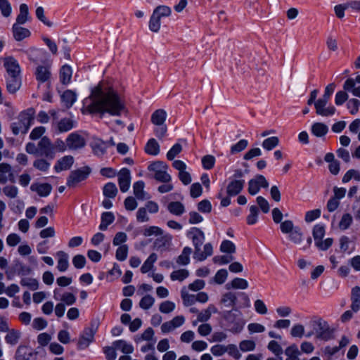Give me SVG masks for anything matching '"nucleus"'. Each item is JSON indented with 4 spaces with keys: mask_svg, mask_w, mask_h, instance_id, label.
<instances>
[{
    "mask_svg": "<svg viewBox=\"0 0 360 360\" xmlns=\"http://www.w3.org/2000/svg\"><path fill=\"white\" fill-rule=\"evenodd\" d=\"M163 231L158 226H151L144 229L143 235L146 237L151 236H162Z\"/></svg>",
    "mask_w": 360,
    "mask_h": 360,
    "instance_id": "58",
    "label": "nucleus"
},
{
    "mask_svg": "<svg viewBox=\"0 0 360 360\" xmlns=\"http://www.w3.org/2000/svg\"><path fill=\"white\" fill-rule=\"evenodd\" d=\"M187 236L193 241L195 247L194 252L199 251L205 240V234L202 231L197 227H193L188 231Z\"/></svg>",
    "mask_w": 360,
    "mask_h": 360,
    "instance_id": "11",
    "label": "nucleus"
},
{
    "mask_svg": "<svg viewBox=\"0 0 360 360\" xmlns=\"http://www.w3.org/2000/svg\"><path fill=\"white\" fill-rule=\"evenodd\" d=\"M185 322V318L183 316H176L171 321L165 322L161 326V330L163 333H167L176 328L181 326Z\"/></svg>",
    "mask_w": 360,
    "mask_h": 360,
    "instance_id": "15",
    "label": "nucleus"
},
{
    "mask_svg": "<svg viewBox=\"0 0 360 360\" xmlns=\"http://www.w3.org/2000/svg\"><path fill=\"white\" fill-rule=\"evenodd\" d=\"M66 143L70 150H76L85 146L86 140L84 136L77 132H73L68 136Z\"/></svg>",
    "mask_w": 360,
    "mask_h": 360,
    "instance_id": "8",
    "label": "nucleus"
},
{
    "mask_svg": "<svg viewBox=\"0 0 360 360\" xmlns=\"http://www.w3.org/2000/svg\"><path fill=\"white\" fill-rule=\"evenodd\" d=\"M144 186L145 184L143 181H136L133 185L134 194L138 200H143L145 199Z\"/></svg>",
    "mask_w": 360,
    "mask_h": 360,
    "instance_id": "37",
    "label": "nucleus"
},
{
    "mask_svg": "<svg viewBox=\"0 0 360 360\" xmlns=\"http://www.w3.org/2000/svg\"><path fill=\"white\" fill-rule=\"evenodd\" d=\"M4 66L6 70L8 76L20 75V66L18 62L11 56L5 57L4 59Z\"/></svg>",
    "mask_w": 360,
    "mask_h": 360,
    "instance_id": "13",
    "label": "nucleus"
},
{
    "mask_svg": "<svg viewBox=\"0 0 360 360\" xmlns=\"http://www.w3.org/2000/svg\"><path fill=\"white\" fill-rule=\"evenodd\" d=\"M212 245L210 243H206L204 245L203 250L200 248L199 251L194 252L193 257L198 261H203L207 257L211 256L212 255Z\"/></svg>",
    "mask_w": 360,
    "mask_h": 360,
    "instance_id": "29",
    "label": "nucleus"
},
{
    "mask_svg": "<svg viewBox=\"0 0 360 360\" xmlns=\"http://www.w3.org/2000/svg\"><path fill=\"white\" fill-rule=\"evenodd\" d=\"M353 223V217L349 213H345L342 216L339 224L338 228L341 231H345L348 229Z\"/></svg>",
    "mask_w": 360,
    "mask_h": 360,
    "instance_id": "41",
    "label": "nucleus"
},
{
    "mask_svg": "<svg viewBox=\"0 0 360 360\" xmlns=\"http://www.w3.org/2000/svg\"><path fill=\"white\" fill-rule=\"evenodd\" d=\"M96 330L91 328H86L83 333L79 338L77 342V349L83 350L86 349L89 345L94 340Z\"/></svg>",
    "mask_w": 360,
    "mask_h": 360,
    "instance_id": "10",
    "label": "nucleus"
},
{
    "mask_svg": "<svg viewBox=\"0 0 360 360\" xmlns=\"http://www.w3.org/2000/svg\"><path fill=\"white\" fill-rule=\"evenodd\" d=\"M241 312L236 309L224 313V319L229 323H235L236 327L231 329L233 333H239L243 328L244 322L240 319Z\"/></svg>",
    "mask_w": 360,
    "mask_h": 360,
    "instance_id": "6",
    "label": "nucleus"
},
{
    "mask_svg": "<svg viewBox=\"0 0 360 360\" xmlns=\"http://www.w3.org/2000/svg\"><path fill=\"white\" fill-rule=\"evenodd\" d=\"M255 346V342L253 340H243L239 344V348L243 352L253 351Z\"/></svg>",
    "mask_w": 360,
    "mask_h": 360,
    "instance_id": "63",
    "label": "nucleus"
},
{
    "mask_svg": "<svg viewBox=\"0 0 360 360\" xmlns=\"http://www.w3.org/2000/svg\"><path fill=\"white\" fill-rule=\"evenodd\" d=\"M328 131V127L326 124L322 122H316L311 126V133L317 136H324Z\"/></svg>",
    "mask_w": 360,
    "mask_h": 360,
    "instance_id": "30",
    "label": "nucleus"
},
{
    "mask_svg": "<svg viewBox=\"0 0 360 360\" xmlns=\"http://www.w3.org/2000/svg\"><path fill=\"white\" fill-rule=\"evenodd\" d=\"M259 210L257 206L252 205L250 207V214L247 217V223L250 225L255 224L257 221Z\"/></svg>",
    "mask_w": 360,
    "mask_h": 360,
    "instance_id": "55",
    "label": "nucleus"
},
{
    "mask_svg": "<svg viewBox=\"0 0 360 360\" xmlns=\"http://www.w3.org/2000/svg\"><path fill=\"white\" fill-rule=\"evenodd\" d=\"M311 325L318 339L328 340L332 338L333 330L323 319L319 318L311 321Z\"/></svg>",
    "mask_w": 360,
    "mask_h": 360,
    "instance_id": "3",
    "label": "nucleus"
},
{
    "mask_svg": "<svg viewBox=\"0 0 360 360\" xmlns=\"http://www.w3.org/2000/svg\"><path fill=\"white\" fill-rule=\"evenodd\" d=\"M279 144V139L277 136H271L264 139L262 142V147L266 150H271Z\"/></svg>",
    "mask_w": 360,
    "mask_h": 360,
    "instance_id": "49",
    "label": "nucleus"
},
{
    "mask_svg": "<svg viewBox=\"0 0 360 360\" xmlns=\"http://www.w3.org/2000/svg\"><path fill=\"white\" fill-rule=\"evenodd\" d=\"M227 277L228 271L226 269H221L217 271L215 276L213 277L212 281L218 285H221L226 281Z\"/></svg>",
    "mask_w": 360,
    "mask_h": 360,
    "instance_id": "50",
    "label": "nucleus"
},
{
    "mask_svg": "<svg viewBox=\"0 0 360 360\" xmlns=\"http://www.w3.org/2000/svg\"><path fill=\"white\" fill-rule=\"evenodd\" d=\"M20 13L18 14L16 22L13 26V34L15 40L21 41L22 39V4L19 6Z\"/></svg>",
    "mask_w": 360,
    "mask_h": 360,
    "instance_id": "18",
    "label": "nucleus"
},
{
    "mask_svg": "<svg viewBox=\"0 0 360 360\" xmlns=\"http://www.w3.org/2000/svg\"><path fill=\"white\" fill-rule=\"evenodd\" d=\"M248 287V281L241 278H235L232 280L230 283L226 285V289L234 288V289H246Z\"/></svg>",
    "mask_w": 360,
    "mask_h": 360,
    "instance_id": "34",
    "label": "nucleus"
},
{
    "mask_svg": "<svg viewBox=\"0 0 360 360\" xmlns=\"http://www.w3.org/2000/svg\"><path fill=\"white\" fill-rule=\"evenodd\" d=\"M248 145V141L245 139H241L236 144L231 146L230 149L231 154L238 153L245 150Z\"/></svg>",
    "mask_w": 360,
    "mask_h": 360,
    "instance_id": "53",
    "label": "nucleus"
},
{
    "mask_svg": "<svg viewBox=\"0 0 360 360\" xmlns=\"http://www.w3.org/2000/svg\"><path fill=\"white\" fill-rule=\"evenodd\" d=\"M245 184L243 179H231L226 187V193L229 196H235L240 193Z\"/></svg>",
    "mask_w": 360,
    "mask_h": 360,
    "instance_id": "16",
    "label": "nucleus"
},
{
    "mask_svg": "<svg viewBox=\"0 0 360 360\" xmlns=\"http://www.w3.org/2000/svg\"><path fill=\"white\" fill-rule=\"evenodd\" d=\"M103 195L108 198H114L117 193V188L114 183H108L103 187Z\"/></svg>",
    "mask_w": 360,
    "mask_h": 360,
    "instance_id": "46",
    "label": "nucleus"
},
{
    "mask_svg": "<svg viewBox=\"0 0 360 360\" xmlns=\"http://www.w3.org/2000/svg\"><path fill=\"white\" fill-rule=\"evenodd\" d=\"M160 28V18L152 14L149 21V29L153 32H158Z\"/></svg>",
    "mask_w": 360,
    "mask_h": 360,
    "instance_id": "60",
    "label": "nucleus"
},
{
    "mask_svg": "<svg viewBox=\"0 0 360 360\" xmlns=\"http://www.w3.org/2000/svg\"><path fill=\"white\" fill-rule=\"evenodd\" d=\"M328 101L322 98H319L314 103L316 113L323 117H329L335 114L336 109L333 105H328Z\"/></svg>",
    "mask_w": 360,
    "mask_h": 360,
    "instance_id": "7",
    "label": "nucleus"
},
{
    "mask_svg": "<svg viewBox=\"0 0 360 360\" xmlns=\"http://www.w3.org/2000/svg\"><path fill=\"white\" fill-rule=\"evenodd\" d=\"M115 220V216L111 212H103L101 215V222L99 226V229L105 231L108 226L111 224Z\"/></svg>",
    "mask_w": 360,
    "mask_h": 360,
    "instance_id": "32",
    "label": "nucleus"
},
{
    "mask_svg": "<svg viewBox=\"0 0 360 360\" xmlns=\"http://www.w3.org/2000/svg\"><path fill=\"white\" fill-rule=\"evenodd\" d=\"M146 153L151 155H157L160 153V146L155 139H150L145 146Z\"/></svg>",
    "mask_w": 360,
    "mask_h": 360,
    "instance_id": "35",
    "label": "nucleus"
},
{
    "mask_svg": "<svg viewBox=\"0 0 360 360\" xmlns=\"http://www.w3.org/2000/svg\"><path fill=\"white\" fill-rule=\"evenodd\" d=\"M74 162V158L71 155H65L58 160L54 166L56 172L69 169Z\"/></svg>",
    "mask_w": 360,
    "mask_h": 360,
    "instance_id": "19",
    "label": "nucleus"
},
{
    "mask_svg": "<svg viewBox=\"0 0 360 360\" xmlns=\"http://www.w3.org/2000/svg\"><path fill=\"white\" fill-rule=\"evenodd\" d=\"M192 252V250L189 247H185L181 254L176 258V263L179 265H187L190 262V255Z\"/></svg>",
    "mask_w": 360,
    "mask_h": 360,
    "instance_id": "39",
    "label": "nucleus"
},
{
    "mask_svg": "<svg viewBox=\"0 0 360 360\" xmlns=\"http://www.w3.org/2000/svg\"><path fill=\"white\" fill-rule=\"evenodd\" d=\"M181 296L183 300V303L185 306H191L196 302L195 295H190L188 293L186 288H183L181 290Z\"/></svg>",
    "mask_w": 360,
    "mask_h": 360,
    "instance_id": "48",
    "label": "nucleus"
},
{
    "mask_svg": "<svg viewBox=\"0 0 360 360\" xmlns=\"http://www.w3.org/2000/svg\"><path fill=\"white\" fill-rule=\"evenodd\" d=\"M36 16L41 22H43L46 26L51 27L53 25V23L46 18L44 15V8L41 6H39L37 8Z\"/></svg>",
    "mask_w": 360,
    "mask_h": 360,
    "instance_id": "56",
    "label": "nucleus"
},
{
    "mask_svg": "<svg viewBox=\"0 0 360 360\" xmlns=\"http://www.w3.org/2000/svg\"><path fill=\"white\" fill-rule=\"evenodd\" d=\"M82 112L83 114L108 113L111 116H120L126 112V107L115 89L100 82L83 101Z\"/></svg>",
    "mask_w": 360,
    "mask_h": 360,
    "instance_id": "1",
    "label": "nucleus"
},
{
    "mask_svg": "<svg viewBox=\"0 0 360 360\" xmlns=\"http://www.w3.org/2000/svg\"><path fill=\"white\" fill-rule=\"evenodd\" d=\"M347 106L352 115H356L359 111L360 101L356 98H352L349 100Z\"/></svg>",
    "mask_w": 360,
    "mask_h": 360,
    "instance_id": "64",
    "label": "nucleus"
},
{
    "mask_svg": "<svg viewBox=\"0 0 360 360\" xmlns=\"http://www.w3.org/2000/svg\"><path fill=\"white\" fill-rule=\"evenodd\" d=\"M131 174L127 168H122L118 173V184L122 192H127L130 186Z\"/></svg>",
    "mask_w": 360,
    "mask_h": 360,
    "instance_id": "14",
    "label": "nucleus"
},
{
    "mask_svg": "<svg viewBox=\"0 0 360 360\" xmlns=\"http://www.w3.org/2000/svg\"><path fill=\"white\" fill-rule=\"evenodd\" d=\"M172 11L169 6H159L153 11V14L161 19L162 17H167L171 15Z\"/></svg>",
    "mask_w": 360,
    "mask_h": 360,
    "instance_id": "51",
    "label": "nucleus"
},
{
    "mask_svg": "<svg viewBox=\"0 0 360 360\" xmlns=\"http://www.w3.org/2000/svg\"><path fill=\"white\" fill-rule=\"evenodd\" d=\"M21 337V333L18 330H11L5 337V340L8 344L16 345Z\"/></svg>",
    "mask_w": 360,
    "mask_h": 360,
    "instance_id": "45",
    "label": "nucleus"
},
{
    "mask_svg": "<svg viewBox=\"0 0 360 360\" xmlns=\"http://www.w3.org/2000/svg\"><path fill=\"white\" fill-rule=\"evenodd\" d=\"M345 91H351L354 96L360 98V86L355 87V81L354 79H347L343 85Z\"/></svg>",
    "mask_w": 360,
    "mask_h": 360,
    "instance_id": "40",
    "label": "nucleus"
},
{
    "mask_svg": "<svg viewBox=\"0 0 360 360\" xmlns=\"http://www.w3.org/2000/svg\"><path fill=\"white\" fill-rule=\"evenodd\" d=\"M154 336V330L152 328H148L141 335H136L134 338V341L137 343L141 342L143 340L151 341Z\"/></svg>",
    "mask_w": 360,
    "mask_h": 360,
    "instance_id": "44",
    "label": "nucleus"
},
{
    "mask_svg": "<svg viewBox=\"0 0 360 360\" xmlns=\"http://www.w3.org/2000/svg\"><path fill=\"white\" fill-rule=\"evenodd\" d=\"M32 191L37 192V194L41 197L48 196L51 190L52 186L49 184H32L30 186Z\"/></svg>",
    "mask_w": 360,
    "mask_h": 360,
    "instance_id": "21",
    "label": "nucleus"
},
{
    "mask_svg": "<svg viewBox=\"0 0 360 360\" xmlns=\"http://www.w3.org/2000/svg\"><path fill=\"white\" fill-rule=\"evenodd\" d=\"M167 210L171 214L176 216H181L186 212L184 205L179 201L169 202L167 205Z\"/></svg>",
    "mask_w": 360,
    "mask_h": 360,
    "instance_id": "28",
    "label": "nucleus"
},
{
    "mask_svg": "<svg viewBox=\"0 0 360 360\" xmlns=\"http://www.w3.org/2000/svg\"><path fill=\"white\" fill-rule=\"evenodd\" d=\"M158 256L155 253H152L144 262L143 264L141 267V271L142 274H146L151 270L154 266V263L157 261Z\"/></svg>",
    "mask_w": 360,
    "mask_h": 360,
    "instance_id": "38",
    "label": "nucleus"
},
{
    "mask_svg": "<svg viewBox=\"0 0 360 360\" xmlns=\"http://www.w3.org/2000/svg\"><path fill=\"white\" fill-rule=\"evenodd\" d=\"M167 118V112L162 109L155 110L151 116V122L155 125L164 124Z\"/></svg>",
    "mask_w": 360,
    "mask_h": 360,
    "instance_id": "31",
    "label": "nucleus"
},
{
    "mask_svg": "<svg viewBox=\"0 0 360 360\" xmlns=\"http://www.w3.org/2000/svg\"><path fill=\"white\" fill-rule=\"evenodd\" d=\"M91 148L94 155L102 156L106 153L107 144L101 139H95L91 143Z\"/></svg>",
    "mask_w": 360,
    "mask_h": 360,
    "instance_id": "24",
    "label": "nucleus"
},
{
    "mask_svg": "<svg viewBox=\"0 0 360 360\" xmlns=\"http://www.w3.org/2000/svg\"><path fill=\"white\" fill-rule=\"evenodd\" d=\"M155 302V299L150 295H145L139 302V307L143 309H150Z\"/></svg>",
    "mask_w": 360,
    "mask_h": 360,
    "instance_id": "57",
    "label": "nucleus"
},
{
    "mask_svg": "<svg viewBox=\"0 0 360 360\" xmlns=\"http://www.w3.org/2000/svg\"><path fill=\"white\" fill-rule=\"evenodd\" d=\"M89 173V167H83L71 172L67 180V186L69 188H75L79 183L88 177Z\"/></svg>",
    "mask_w": 360,
    "mask_h": 360,
    "instance_id": "4",
    "label": "nucleus"
},
{
    "mask_svg": "<svg viewBox=\"0 0 360 360\" xmlns=\"http://www.w3.org/2000/svg\"><path fill=\"white\" fill-rule=\"evenodd\" d=\"M24 286L30 290L34 291L39 288V283L37 278L27 277L24 278Z\"/></svg>",
    "mask_w": 360,
    "mask_h": 360,
    "instance_id": "61",
    "label": "nucleus"
},
{
    "mask_svg": "<svg viewBox=\"0 0 360 360\" xmlns=\"http://www.w3.org/2000/svg\"><path fill=\"white\" fill-rule=\"evenodd\" d=\"M21 79L20 75L7 76L6 88L8 92L13 94L20 89Z\"/></svg>",
    "mask_w": 360,
    "mask_h": 360,
    "instance_id": "20",
    "label": "nucleus"
},
{
    "mask_svg": "<svg viewBox=\"0 0 360 360\" xmlns=\"http://www.w3.org/2000/svg\"><path fill=\"white\" fill-rule=\"evenodd\" d=\"M148 169L151 172L149 176L158 181L168 183L172 179L171 176L167 173L168 166L164 162H153L148 165Z\"/></svg>",
    "mask_w": 360,
    "mask_h": 360,
    "instance_id": "2",
    "label": "nucleus"
},
{
    "mask_svg": "<svg viewBox=\"0 0 360 360\" xmlns=\"http://www.w3.org/2000/svg\"><path fill=\"white\" fill-rule=\"evenodd\" d=\"M112 344L116 349L120 350L124 354H129L134 352L133 345L124 340H116Z\"/></svg>",
    "mask_w": 360,
    "mask_h": 360,
    "instance_id": "26",
    "label": "nucleus"
},
{
    "mask_svg": "<svg viewBox=\"0 0 360 360\" xmlns=\"http://www.w3.org/2000/svg\"><path fill=\"white\" fill-rule=\"evenodd\" d=\"M52 144L54 155L56 153H63L68 148L66 141H64L60 139H57Z\"/></svg>",
    "mask_w": 360,
    "mask_h": 360,
    "instance_id": "52",
    "label": "nucleus"
},
{
    "mask_svg": "<svg viewBox=\"0 0 360 360\" xmlns=\"http://www.w3.org/2000/svg\"><path fill=\"white\" fill-rule=\"evenodd\" d=\"M171 236H164L159 238H157L155 241V247L160 250L162 248L167 247L169 245V243L171 241Z\"/></svg>",
    "mask_w": 360,
    "mask_h": 360,
    "instance_id": "59",
    "label": "nucleus"
},
{
    "mask_svg": "<svg viewBox=\"0 0 360 360\" xmlns=\"http://www.w3.org/2000/svg\"><path fill=\"white\" fill-rule=\"evenodd\" d=\"M217 311L214 305L210 304L207 309L198 313V321L202 323L206 322L210 319L212 314H216Z\"/></svg>",
    "mask_w": 360,
    "mask_h": 360,
    "instance_id": "27",
    "label": "nucleus"
},
{
    "mask_svg": "<svg viewBox=\"0 0 360 360\" xmlns=\"http://www.w3.org/2000/svg\"><path fill=\"white\" fill-rule=\"evenodd\" d=\"M220 250L223 252L234 253L236 252V246L231 241L225 240L221 244Z\"/></svg>",
    "mask_w": 360,
    "mask_h": 360,
    "instance_id": "62",
    "label": "nucleus"
},
{
    "mask_svg": "<svg viewBox=\"0 0 360 360\" xmlns=\"http://www.w3.org/2000/svg\"><path fill=\"white\" fill-rule=\"evenodd\" d=\"M189 276V271L185 269H181L174 271L170 274V278L172 281H178L182 282Z\"/></svg>",
    "mask_w": 360,
    "mask_h": 360,
    "instance_id": "42",
    "label": "nucleus"
},
{
    "mask_svg": "<svg viewBox=\"0 0 360 360\" xmlns=\"http://www.w3.org/2000/svg\"><path fill=\"white\" fill-rule=\"evenodd\" d=\"M44 53L45 51L43 49L37 47H30L26 51L28 59L34 63L39 61Z\"/></svg>",
    "mask_w": 360,
    "mask_h": 360,
    "instance_id": "23",
    "label": "nucleus"
},
{
    "mask_svg": "<svg viewBox=\"0 0 360 360\" xmlns=\"http://www.w3.org/2000/svg\"><path fill=\"white\" fill-rule=\"evenodd\" d=\"M61 99L65 105L69 108L76 101L77 96L74 91L71 90H67L63 94Z\"/></svg>",
    "mask_w": 360,
    "mask_h": 360,
    "instance_id": "36",
    "label": "nucleus"
},
{
    "mask_svg": "<svg viewBox=\"0 0 360 360\" xmlns=\"http://www.w3.org/2000/svg\"><path fill=\"white\" fill-rule=\"evenodd\" d=\"M269 183L263 175H257L248 182V193L250 195H256L261 187L267 188Z\"/></svg>",
    "mask_w": 360,
    "mask_h": 360,
    "instance_id": "9",
    "label": "nucleus"
},
{
    "mask_svg": "<svg viewBox=\"0 0 360 360\" xmlns=\"http://www.w3.org/2000/svg\"><path fill=\"white\" fill-rule=\"evenodd\" d=\"M313 237L315 243L320 239H323L325 235V226L322 224H316L313 228Z\"/></svg>",
    "mask_w": 360,
    "mask_h": 360,
    "instance_id": "54",
    "label": "nucleus"
},
{
    "mask_svg": "<svg viewBox=\"0 0 360 360\" xmlns=\"http://www.w3.org/2000/svg\"><path fill=\"white\" fill-rule=\"evenodd\" d=\"M236 295L235 293L229 292L222 295L221 302L226 307L234 306L236 303Z\"/></svg>",
    "mask_w": 360,
    "mask_h": 360,
    "instance_id": "47",
    "label": "nucleus"
},
{
    "mask_svg": "<svg viewBox=\"0 0 360 360\" xmlns=\"http://www.w3.org/2000/svg\"><path fill=\"white\" fill-rule=\"evenodd\" d=\"M352 309L356 312L360 309V287L355 286L351 292Z\"/></svg>",
    "mask_w": 360,
    "mask_h": 360,
    "instance_id": "25",
    "label": "nucleus"
},
{
    "mask_svg": "<svg viewBox=\"0 0 360 360\" xmlns=\"http://www.w3.org/2000/svg\"><path fill=\"white\" fill-rule=\"evenodd\" d=\"M74 127V121L70 118H63L53 125L54 130L57 134L67 132Z\"/></svg>",
    "mask_w": 360,
    "mask_h": 360,
    "instance_id": "17",
    "label": "nucleus"
},
{
    "mask_svg": "<svg viewBox=\"0 0 360 360\" xmlns=\"http://www.w3.org/2000/svg\"><path fill=\"white\" fill-rule=\"evenodd\" d=\"M289 240L295 244H300L303 240V233L299 226H295V229L288 234Z\"/></svg>",
    "mask_w": 360,
    "mask_h": 360,
    "instance_id": "43",
    "label": "nucleus"
},
{
    "mask_svg": "<svg viewBox=\"0 0 360 360\" xmlns=\"http://www.w3.org/2000/svg\"><path fill=\"white\" fill-rule=\"evenodd\" d=\"M39 155L45 156L49 159H53L55 157L52 142L46 136L42 137L39 141Z\"/></svg>",
    "mask_w": 360,
    "mask_h": 360,
    "instance_id": "12",
    "label": "nucleus"
},
{
    "mask_svg": "<svg viewBox=\"0 0 360 360\" xmlns=\"http://www.w3.org/2000/svg\"><path fill=\"white\" fill-rule=\"evenodd\" d=\"M34 76L39 83L49 85L52 79L51 65L47 63L38 65L35 69Z\"/></svg>",
    "mask_w": 360,
    "mask_h": 360,
    "instance_id": "5",
    "label": "nucleus"
},
{
    "mask_svg": "<svg viewBox=\"0 0 360 360\" xmlns=\"http://www.w3.org/2000/svg\"><path fill=\"white\" fill-rule=\"evenodd\" d=\"M56 256L58 257L57 269L60 272L65 271L69 266L68 255L63 251H58Z\"/></svg>",
    "mask_w": 360,
    "mask_h": 360,
    "instance_id": "22",
    "label": "nucleus"
},
{
    "mask_svg": "<svg viewBox=\"0 0 360 360\" xmlns=\"http://www.w3.org/2000/svg\"><path fill=\"white\" fill-rule=\"evenodd\" d=\"M72 69L70 66L65 65L62 66L60 70V79L63 84H67L70 82L72 78Z\"/></svg>",
    "mask_w": 360,
    "mask_h": 360,
    "instance_id": "33",
    "label": "nucleus"
}]
</instances>
